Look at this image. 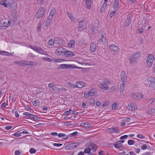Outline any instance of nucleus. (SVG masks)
<instances>
[{"label":"nucleus","instance_id":"1","mask_svg":"<svg viewBox=\"0 0 155 155\" xmlns=\"http://www.w3.org/2000/svg\"><path fill=\"white\" fill-rule=\"evenodd\" d=\"M0 5L5 7H8L11 10H13L16 7V3L12 0H5L0 1Z\"/></svg>","mask_w":155,"mask_h":155},{"label":"nucleus","instance_id":"2","mask_svg":"<svg viewBox=\"0 0 155 155\" xmlns=\"http://www.w3.org/2000/svg\"><path fill=\"white\" fill-rule=\"evenodd\" d=\"M10 25V21L8 19H5L2 20L0 21V29H5Z\"/></svg>","mask_w":155,"mask_h":155},{"label":"nucleus","instance_id":"3","mask_svg":"<svg viewBox=\"0 0 155 155\" xmlns=\"http://www.w3.org/2000/svg\"><path fill=\"white\" fill-rule=\"evenodd\" d=\"M140 57V51L137 52L135 54L132 55L130 57L129 63L131 64L132 62H136L137 59Z\"/></svg>","mask_w":155,"mask_h":155},{"label":"nucleus","instance_id":"4","mask_svg":"<svg viewBox=\"0 0 155 155\" xmlns=\"http://www.w3.org/2000/svg\"><path fill=\"white\" fill-rule=\"evenodd\" d=\"M155 59V58L152 54H150L148 55L147 59L146 61L148 67L150 68L151 67Z\"/></svg>","mask_w":155,"mask_h":155},{"label":"nucleus","instance_id":"5","mask_svg":"<svg viewBox=\"0 0 155 155\" xmlns=\"http://www.w3.org/2000/svg\"><path fill=\"white\" fill-rule=\"evenodd\" d=\"M143 94L140 93H134L131 95V97L135 100H139L143 97Z\"/></svg>","mask_w":155,"mask_h":155},{"label":"nucleus","instance_id":"6","mask_svg":"<svg viewBox=\"0 0 155 155\" xmlns=\"http://www.w3.org/2000/svg\"><path fill=\"white\" fill-rule=\"evenodd\" d=\"M86 23L84 21H79L78 23L79 27L78 30L81 31L86 27Z\"/></svg>","mask_w":155,"mask_h":155},{"label":"nucleus","instance_id":"7","mask_svg":"<svg viewBox=\"0 0 155 155\" xmlns=\"http://www.w3.org/2000/svg\"><path fill=\"white\" fill-rule=\"evenodd\" d=\"M45 13L44 9L43 8H41L39 9L37 13L36 18H40Z\"/></svg>","mask_w":155,"mask_h":155},{"label":"nucleus","instance_id":"8","mask_svg":"<svg viewBox=\"0 0 155 155\" xmlns=\"http://www.w3.org/2000/svg\"><path fill=\"white\" fill-rule=\"evenodd\" d=\"M65 52V49L64 48L60 47L56 49L55 51V54L57 55H59Z\"/></svg>","mask_w":155,"mask_h":155},{"label":"nucleus","instance_id":"9","mask_svg":"<svg viewBox=\"0 0 155 155\" xmlns=\"http://www.w3.org/2000/svg\"><path fill=\"white\" fill-rule=\"evenodd\" d=\"M65 69H74V68H79L81 69V67H77L75 65L72 64H65Z\"/></svg>","mask_w":155,"mask_h":155},{"label":"nucleus","instance_id":"10","mask_svg":"<svg viewBox=\"0 0 155 155\" xmlns=\"http://www.w3.org/2000/svg\"><path fill=\"white\" fill-rule=\"evenodd\" d=\"M109 49L111 51H114L117 52L119 51V47L114 44H111L110 45Z\"/></svg>","mask_w":155,"mask_h":155},{"label":"nucleus","instance_id":"11","mask_svg":"<svg viewBox=\"0 0 155 155\" xmlns=\"http://www.w3.org/2000/svg\"><path fill=\"white\" fill-rule=\"evenodd\" d=\"M120 76L121 81L123 82L126 81L127 80V76L125 72L124 71L121 72Z\"/></svg>","mask_w":155,"mask_h":155},{"label":"nucleus","instance_id":"12","mask_svg":"<svg viewBox=\"0 0 155 155\" xmlns=\"http://www.w3.org/2000/svg\"><path fill=\"white\" fill-rule=\"evenodd\" d=\"M54 43L57 45H60L62 43V40L60 38L56 37L54 38Z\"/></svg>","mask_w":155,"mask_h":155},{"label":"nucleus","instance_id":"13","mask_svg":"<svg viewBox=\"0 0 155 155\" xmlns=\"http://www.w3.org/2000/svg\"><path fill=\"white\" fill-rule=\"evenodd\" d=\"M130 16V15L128 16L127 19L125 20L124 23L125 26H128L130 24L131 21V17Z\"/></svg>","mask_w":155,"mask_h":155},{"label":"nucleus","instance_id":"14","mask_svg":"<svg viewBox=\"0 0 155 155\" xmlns=\"http://www.w3.org/2000/svg\"><path fill=\"white\" fill-rule=\"evenodd\" d=\"M127 107L129 110L133 111L135 110L137 107L134 103H131L129 105H128Z\"/></svg>","mask_w":155,"mask_h":155},{"label":"nucleus","instance_id":"15","mask_svg":"<svg viewBox=\"0 0 155 155\" xmlns=\"http://www.w3.org/2000/svg\"><path fill=\"white\" fill-rule=\"evenodd\" d=\"M86 85L85 83L83 81H80L76 83V87L82 88L85 87Z\"/></svg>","mask_w":155,"mask_h":155},{"label":"nucleus","instance_id":"16","mask_svg":"<svg viewBox=\"0 0 155 155\" xmlns=\"http://www.w3.org/2000/svg\"><path fill=\"white\" fill-rule=\"evenodd\" d=\"M27 62V61H14V63L18 64L20 66H22L25 65V62Z\"/></svg>","mask_w":155,"mask_h":155},{"label":"nucleus","instance_id":"17","mask_svg":"<svg viewBox=\"0 0 155 155\" xmlns=\"http://www.w3.org/2000/svg\"><path fill=\"white\" fill-rule=\"evenodd\" d=\"M98 87L101 89L106 90L108 88V85L105 84H100L98 85Z\"/></svg>","mask_w":155,"mask_h":155},{"label":"nucleus","instance_id":"18","mask_svg":"<svg viewBox=\"0 0 155 155\" xmlns=\"http://www.w3.org/2000/svg\"><path fill=\"white\" fill-rule=\"evenodd\" d=\"M119 6V0H115L113 5V7L115 10H117Z\"/></svg>","mask_w":155,"mask_h":155},{"label":"nucleus","instance_id":"19","mask_svg":"<svg viewBox=\"0 0 155 155\" xmlns=\"http://www.w3.org/2000/svg\"><path fill=\"white\" fill-rule=\"evenodd\" d=\"M108 130L109 131V132L111 133L115 132L119 133V131L117 127L109 128L108 129Z\"/></svg>","mask_w":155,"mask_h":155},{"label":"nucleus","instance_id":"20","mask_svg":"<svg viewBox=\"0 0 155 155\" xmlns=\"http://www.w3.org/2000/svg\"><path fill=\"white\" fill-rule=\"evenodd\" d=\"M37 51V52L39 53L40 54H43L44 55H46L47 54L46 51H45L44 50L42 49L40 47H38V48Z\"/></svg>","mask_w":155,"mask_h":155},{"label":"nucleus","instance_id":"21","mask_svg":"<svg viewBox=\"0 0 155 155\" xmlns=\"http://www.w3.org/2000/svg\"><path fill=\"white\" fill-rule=\"evenodd\" d=\"M74 54L72 52L69 51H65L64 54L66 57H72L74 55Z\"/></svg>","mask_w":155,"mask_h":155},{"label":"nucleus","instance_id":"22","mask_svg":"<svg viewBox=\"0 0 155 155\" xmlns=\"http://www.w3.org/2000/svg\"><path fill=\"white\" fill-rule=\"evenodd\" d=\"M89 148H91V150L92 151H94L97 148V147L96 144L92 143L91 144Z\"/></svg>","mask_w":155,"mask_h":155},{"label":"nucleus","instance_id":"23","mask_svg":"<svg viewBox=\"0 0 155 155\" xmlns=\"http://www.w3.org/2000/svg\"><path fill=\"white\" fill-rule=\"evenodd\" d=\"M96 45L94 43H92L91 45L90 50L92 52H94L96 50Z\"/></svg>","mask_w":155,"mask_h":155},{"label":"nucleus","instance_id":"24","mask_svg":"<svg viewBox=\"0 0 155 155\" xmlns=\"http://www.w3.org/2000/svg\"><path fill=\"white\" fill-rule=\"evenodd\" d=\"M52 16H49L47 18L45 23V26L47 27L48 26L50 23L51 20H52Z\"/></svg>","mask_w":155,"mask_h":155},{"label":"nucleus","instance_id":"25","mask_svg":"<svg viewBox=\"0 0 155 155\" xmlns=\"http://www.w3.org/2000/svg\"><path fill=\"white\" fill-rule=\"evenodd\" d=\"M125 86V84L123 83L121 84L120 87V93L122 94L124 91V87Z\"/></svg>","mask_w":155,"mask_h":155},{"label":"nucleus","instance_id":"26","mask_svg":"<svg viewBox=\"0 0 155 155\" xmlns=\"http://www.w3.org/2000/svg\"><path fill=\"white\" fill-rule=\"evenodd\" d=\"M116 143L113 144L114 147L117 149H119L123 147V144L117 142Z\"/></svg>","mask_w":155,"mask_h":155},{"label":"nucleus","instance_id":"27","mask_svg":"<svg viewBox=\"0 0 155 155\" xmlns=\"http://www.w3.org/2000/svg\"><path fill=\"white\" fill-rule=\"evenodd\" d=\"M85 5L88 9H90L91 8V1H85Z\"/></svg>","mask_w":155,"mask_h":155},{"label":"nucleus","instance_id":"28","mask_svg":"<svg viewBox=\"0 0 155 155\" xmlns=\"http://www.w3.org/2000/svg\"><path fill=\"white\" fill-rule=\"evenodd\" d=\"M81 125L82 126H84L86 127H92L90 126L88 122H84L81 123Z\"/></svg>","mask_w":155,"mask_h":155},{"label":"nucleus","instance_id":"29","mask_svg":"<svg viewBox=\"0 0 155 155\" xmlns=\"http://www.w3.org/2000/svg\"><path fill=\"white\" fill-rule=\"evenodd\" d=\"M75 45V41L74 40H71L68 43V45L70 47H73Z\"/></svg>","mask_w":155,"mask_h":155},{"label":"nucleus","instance_id":"30","mask_svg":"<svg viewBox=\"0 0 155 155\" xmlns=\"http://www.w3.org/2000/svg\"><path fill=\"white\" fill-rule=\"evenodd\" d=\"M28 63L26 64V65H30L31 66L35 65L36 66L38 64V63L36 62H34L33 61H27V62Z\"/></svg>","mask_w":155,"mask_h":155},{"label":"nucleus","instance_id":"31","mask_svg":"<svg viewBox=\"0 0 155 155\" xmlns=\"http://www.w3.org/2000/svg\"><path fill=\"white\" fill-rule=\"evenodd\" d=\"M146 81L150 83L153 82L155 81V79L152 77H150L147 78L146 79Z\"/></svg>","mask_w":155,"mask_h":155},{"label":"nucleus","instance_id":"32","mask_svg":"<svg viewBox=\"0 0 155 155\" xmlns=\"http://www.w3.org/2000/svg\"><path fill=\"white\" fill-rule=\"evenodd\" d=\"M147 112L149 114H153L155 113V109L154 108L150 109L147 110Z\"/></svg>","mask_w":155,"mask_h":155},{"label":"nucleus","instance_id":"33","mask_svg":"<svg viewBox=\"0 0 155 155\" xmlns=\"http://www.w3.org/2000/svg\"><path fill=\"white\" fill-rule=\"evenodd\" d=\"M56 13V10L54 9H51L50 11V15L49 16H52V18L54 16V15Z\"/></svg>","mask_w":155,"mask_h":155},{"label":"nucleus","instance_id":"34","mask_svg":"<svg viewBox=\"0 0 155 155\" xmlns=\"http://www.w3.org/2000/svg\"><path fill=\"white\" fill-rule=\"evenodd\" d=\"M147 22V19L145 18H144L142 21V24L143 26L145 27L146 26V22Z\"/></svg>","mask_w":155,"mask_h":155},{"label":"nucleus","instance_id":"35","mask_svg":"<svg viewBox=\"0 0 155 155\" xmlns=\"http://www.w3.org/2000/svg\"><path fill=\"white\" fill-rule=\"evenodd\" d=\"M149 87L155 90V81L153 82L150 83L149 85Z\"/></svg>","mask_w":155,"mask_h":155},{"label":"nucleus","instance_id":"36","mask_svg":"<svg viewBox=\"0 0 155 155\" xmlns=\"http://www.w3.org/2000/svg\"><path fill=\"white\" fill-rule=\"evenodd\" d=\"M54 43V41L52 38L50 39L48 41V45L51 46L53 45Z\"/></svg>","mask_w":155,"mask_h":155},{"label":"nucleus","instance_id":"37","mask_svg":"<svg viewBox=\"0 0 155 155\" xmlns=\"http://www.w3.org/2000/svg\"><path fill=\"white\" fill-rule=\"evenodd\" d=\"M107 4H104L101 7L100 11L101 12H103L107 6Z\"/></svg>","mask_w":155,"mask_h":155},{"label":"nucleus","instance_id":"38","mask_svg":"<svg viewBox=\"0 0 155 155\" xmlns=\"http://www.w3.org/2000/svg\"><path fill=\"white\" fill-rule=\"evenodd\" d=\"M116 90L115 87H113L109 90V91L110 93H114L116 91Z\"/></svg>","mask_w":155,"mask_h":155},{"label":"nucleus","instance_id":"39","mask_svg":"<svg viewBox=\"0 0 155 155\" xmlns=\"http://www.w3.org/2000/svg\"><path fill=\"white\" fill-rule=\"evenodd\" d=\"M68 85L71 88H74L76 87V84H74L70 83H68Z\"/></svg>","mask_w":155,"mask_h":155},{"label":"nucleus","instance_id":"40","mask_svg":"<svg viewBox=\"0 0 155 155\" xmlns=\"http://www.w3.org/2000/svg\"><path fill=\"white\" fill-rule=\"evenodd\" d=\"M65 64H61L57 68V69L60 70L61 69H65Z\"/></svg>","mask_w":155,"mask_h":155},{"label":"nucleus","instance_id":"41","mask_svg":"<svg viewBox=\"0 0 155 155\" xmlns=\"http://www.w3.org/2000/svg\"><path fill=\"white\" fill-rule=\"evenodd\" d=\"M29 47L31 48L32 50H34V51H36V52H37V49H38V47L35 46L33 47V46H32L31 45H29Z\"/></svg>","mask_w":155,"mask_h":155},{"label":"nucleus","instance_id":"42","mask_svg":"<svg viewBox=\"0 0 155 155\" xmlns=\"http://www.w3.org/2000/svg\"><path fill=\"white\" fill-rule=\"evenodd\" d=\"M30 117L31 118L34 119L35 120H38V119H39V117H37L36 116L31 114L30 115Z\"/></svg>","mask_w":155,"mask_h":155},{"label":"nucleus","instance_id":"43","mask_svg":"<svg viewBox=\"0 0 155 155\" xmlns=\"http://www.w3.org/2000/svg\"><path fill=\"white\" fill-rule=\"evenodd\" d=\"M89 94L90 95L93 96L95 94V91L94 89H92L89 91Z\"/></svg>","mask_w":155,"mask_h":155},{"label":"nucleus","instance_id":"44","mask_svg":"<svg viewBox=\"0 0 155 155\" xmlns=\"http://www.w3.org/2000/svg\"><path fill=\"white\" fill-rule=\"evenodd\" d=\"M21 130H20L16 133H15L13 134V135L16 137H19L21 136V133H20V131Z\"/></svg>","mask_w":155,"mask_h":155},{"label":"nucleus","instance_id":"45","mask_svg":"<svg viewBox=\"0 0 155 155\" xmlns=\"http://www.w3.org/2000/svg\"><path fill=\"white\" fill-rule=\"evenodd\" d=\"M102 82L103 84H110L111 82L107 79L105 78H103L102 80Z\"/></svg>","mask_w":155,"mask_h":155},{"label":"nucleus","instance_id":"46","mask_svg":"<svg viewBox=\"0 0 155 155\" xmlns=\"http://www.w3.org/2000/svg\"><path fill=\"white\" fill-rule=\"evenodd\" d=\"M68 16L69 17L70 19L71 20L74 19V17L72 15V14L71 13L67 12V13Z\"/></svg>","mask_w":155,"mask_h":155},{"label":"nucleus","instance_id":"47","mask_svg":"<svg viewBox=\"0 0 155 155\" xmlns=\"http://www.w3.org/2000/svg\"><path fill=\"white\" fill-rule=\"evenodd\" d=\"M58 90V93H60L61 91H65L66 90V89L64 87L61 88L59 89L57 88Z\"/></svg>","mask_w":155,"mask_h":155},{"label":"nucleus","instance_id":"48","mask_svg":"<svg viewBox=\"0 0 155 155\" xmlns=\"http://www.w3.org/2000/svg\"><path fill=\"white\" fill-rule=\"evenodd\" d=\"M36 150L34 148H31L29 150V152L31 154L35 153L36 152Z\"/></svg>","mask_w":155,"mask_h":155},{"label":"nucleus","instance_id":"49","mask_svg":"<svg viewBox=\"0 0 155 155\" xmlns=\"http://www.w3.org/2000/svg\"><path fill=\"white\" fill-rule=\"evenodd\" d=\"M40 104V101L38 100H35L33 102V104L34 106H38Z\"/></svg>","mask_w":155,"mask_h":155},{"label":"nucleus","instance_id":"50","mask_svg":"<svg viewBox=\"0 0 155 155\" xmlns=\"http://www.w3.org/2000/svg\"><path fill=\"white\" fill-rule=\"evenodd\" d=\"M128 144L130 145H132L135 143V141L133 140H129L128 141Z\"/></svg>","mask_w":155,"mask_h":155},{"label":"nucleus","instance_id":"51","mask_svg":"<svg viewBox=\"0 0 155 155\" xmlns=\"http://www.w3.org/2000/svg\"><path fill=\"white\" fill-rule=\"evenodd\" d=\"M80 144V143H74L72 144V147H74V148H75L77 147H79Z\"/></svg>","mask_w":155,"mask_h":155},{"label":"nucleus","instance_id":"52","mask_svg":"<svg viewBox=\"0 0 155 155\" xmlns=\"http://www.w3.org/2000/svg\"><path fill=\"white\" fill-rule=\"evenodd\" d=\"M116 10H115L114 11L111 12L110 13V18H111L113 16H114L115 15V14L116 12Z\"/></svg>","mask_w":155,"mask_h":155},{"label":"nucleus","instance_id":"53","mask_svg":"<svg viewBox=\"0 0 155 155\" xmlns=\"http://www.w3.org/2000/svg\"><path fill=\"white\" fill-rule=\"evenodd\" d=\"M91 151V148H86L84 150V153H88L90 152Z\"/></svg>","mask_w":155,"mask_h":155},{"label":"nucleus","instance_id":"54","mask_svg":"<svg viewBox=\"0 0 155 155\" xmlns=\"http://www.w3.org/2000/svg\"><path fill=\"white\" fill-rule=\"evenodd\" d=\"M110 104V102L108 101H105L102 105V106L103 107H107Z\"/></svg>","mask_w":155,"mask_h":155},{"label":"nucleus","instance_id":"55","mask_svg":"<svg viewBox=\"0 0 155 155\" xmlns=\"http://www.w3.org/2000/svg\"><path fill=\"white\" fill-rule=\"evenodd\" d=\"M78 134V132H74L70 134L69 135L70 137H72L76 136Z\"/></svg>","mask_w":155,"mask_h":155},{"label":"nucleus","instance_id":"56","mask_svg":"<svg viewBox=\"0 0 155 155\" xmlns=\"http://www.w3.org/2000/svg\"><path fill=\"white\" fill-rule=\"evenodd\" d=\"M42 59L45 61H47L51 62V58H45V57H43Z\"/></svg>","mask_w":155,"mask_h":155},{"label":"nucleus","instance_id":"57","mask_svg":"<svg viewBox=\"0 0 155 155\" xmlns=\"http://www.w3.org/2000/svg\"><path fill=\"white\" fill-rule=\"evenodd\" d=\"M71 111V109H70L69 110L65 112L63 114V115H69L70 114V111Z\"/></svg>","mask_w":155,"mask_h":155},{"label":"nucleus","instance_id":"58","mask_svg":"<svg viewBox=\"0 0 155 155\" xmlns=\"http://www.w3.org/2000/svg\"><path fill=\"white\" fill-rule=\"evenodd\" d=\"M23 115H26L28 117H30V115H31V114H30L28 112H24L23 113Z\"/></svg>","mask_w":155,"mask_h":155},{"label":"nucleus","instance_id":"59","mask_svg":"<svg viewBox=\"0 0 155 155\" xmlns=\"http://www.w3.org/2000/svg\"><path fill=\"white\" fill-rule=\"evenodd\" d=\"M147 146L146 144H144L142 146L141 149L142 150H145L147 148Z\"/></svg>","mask_w":155,"mask_h":155},{"label":"nucleus","instance_id":"60","mask_svg":"<svg viewBox=\"0 0 155 155\" xmlns=\"http://www.w3.org/2000/svg\"><path fill=\"white\" fill-rule=\"evenodd\" d=\"M117 107V104L115 103H113L112 106V108L113 109H115Z\"/></svg>","mask_w":155,"mask_h":155},{"label":"nucleus","instance_id":"61","mask_svg":"<svg viewBox=\"0 0 155 155\" xmlns=\"http://www.w3.org/2000/svg\"><path fill=\"white\" fill-rule=\"evenodd\" d=\"M90 103L91 104H94L95 103L94 99V98H91L90 101Z\"/></svg>","mask_w":155,"mask_h":155},{"label":"nucleus","instance_id":"62","mask_svg":"<svg viewBox=\"0 0 155 155\" xmlns=\"http://www.w3.org/2000/svg\"><path fill=\"white\" fill-rule=\"evenodd\" d=\"M137 137L138 138H139L140 139L144 138L145 137L143 136V135H141L140 134H137Z\"/></svg>","mask_w":155,"mask_h":155},{"label":"nucleus","instance_id":"63","mask_svg":"<svg viewBox=\"0 0 155 155\" xmlns=\"http://www.w3.org/2000/svg\"><path fill=\"white\" fill-rule=\"evenodd\" d=\"M155 100V98H152L151 99L148 103L149 104H151Z\"/></svg>","mask_w":155,"mask_h":155},{"label":"nucleus","instance_id":"64","mask_svg":"<svg viewBox=\"0 0 155 155\" xmlns=\"http://www.w3.org/2000/svg\"><path fill=\"white\" fill-rule=\"evenodd\" d=\"M21 152L18 150H16L15 152V155H19L21 154Z\"/></svg>","mask_w":155,"mask_h":155}]
</instances>
